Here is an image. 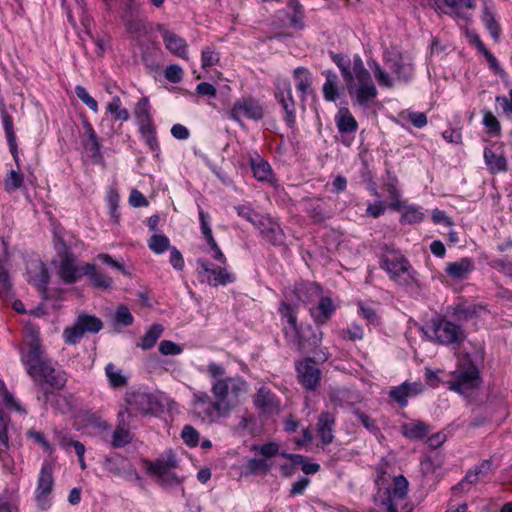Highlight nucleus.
<instances>
[{
  "mask_svg": "<svg viewBox=\"0 0 512 512\" xmlns=\"http://www.w3.org/2000/svg\"><path fill=\"white\" fill-rule=\"evenodd\" d=\"M84 331L77 321L72 326L66 327L63 331L64 342L68 345H75L80 342L84 336Z\"/></svg>",
  "mask_w": 512,
  "mask_h": 512,
  "instance_id": "47",
  "label": "nucleus"
},
{
  "mask_svg": "<svg viewBox=\"0 0 512 512\" xmlns=\"http://www.w3.org/2000/svg\"><path fill=\"white\" fill-rule=\"evenodd\" d=\"M54 483L53 464L44 460L37 476V485L34 491L35 502L42 511L48 510L52 505Z\"/></svg>",
  "mask_w": 512,
  "mask_h": 512,
  "instance_id": "9",
  "label": "nucleus"
},
{
  "mask_svg": "<svg viewBox=\"0 0 512 512\" xmlns=\"http://www.w3.org/2000/svg\"><path fill=\"white\" fill-rule=\"evenodd\" d=\"M381 268L399 285L408 286L415 282V271L400 252H387L382 257Z\"/></svg>",
  "mask_w": 512,
  "mask_h": 512,
  "instance_id": "7",
  "label": "nucleus"
},
{
  "mask_svg": "<svg viewBox=\"0 0 512 512\" xmlns=\"http://www.w3.org/2000/svg\"><path fill=\"white\" fill-rule=\"evenodd\" d=\"M133 320L134 318L130 310L125 305H120L117 307L114 315V321L116 325L121 327H128L132 325Z\"/></svg>",
  "mask_w": 512,
  "mask_h": 512,
  "instance_id": "51",
  "label": "nucleus"
},
{
  "mask_svg": "<svg viewBox=\"0 0 512 512\" xmlns=\"http://www.w3.org/2000/svg\"><path fill=\"white\" fill-rule=\"evenodd\" d=\"M119 424L112 434L111 445L114 448H122L132 440V434L128 430L131 420L125 417L124 412L118 413Z\"/></svg>",
  "mask_w": 512,
  "mask_h": 512,
  "instance_id": "27",
  "label": "nucleus"
},
{
  "mask_svg": "<svg viewBox=\"0 0 512 512\" xmlns=\"http://www.w3.org/2000/svg\"><path fill=\"white\" fill-rule=\"evenodd\" d=\"M442 4L449 8L445 13L463 16L465 9H472L475 7L474 0H442Z\"/></svg>",
  "mask_w": 512,
  "mask_h": 512,
  "instance_id": "42",
  "label": "nucleus"
},
{
  "mask_svg": "<svg viewBox=\"0 0 512 512\" xmlns=\"http://www.w3.org/2000/svg\"><path fill=\"white\" fill-rule=\"evenodd\" d=\"M28 439L32 440L34 443L40 445L44 451L51 452L52 446L50 443L46 440L43 433L36 431L34 429H30L26 433Z\"/></svg>",
  "mask_w": 512,
  "mask_h": 512,
  "instance_id": "61",
  "label": "nucleus"
},
{
  "mask_svg": "<svg viewBox=\"0 0 512 512\" xmlns=\"http://www.w3.org/2000/svg\"><path fill=\"white\" fill-rule=\"evenodd\" d=\"M25 337L24 347L21 350V361L27 374L31 378H35L39 368L49 359L46 358L42 348L38 329L34 327L27 328Z\"/></svg>",
  "mask_w": 512,
  "mask_h": 512,
  "instance_id": "6",
  "label": "nucleus"
},
{
  "mask_svg": "<svg viewBox=\"0 0 512 512\" xmlns=\"http://www.w3.org/2000/svg\"><path fill=\"white\" fill-rule=\"evenodd\" d=\"M482 22L485 28L490 33L491 37L498 41L501 35V28L499 23L496 20L495 14L488 8L483 10L482 14Z\"/></svg>",
  "mask_w": 512,
  "mask_h": 512,
  "instance_id": "40",
  "label": "nucleus"
},
{
  "mask_svg": "<svg viewBox=\"0 0 512 512\" xmlns=\"http://www.w3.org/2000/svg\"><path fill=\"white\" fill-rule=\"evenodd\" d=\"M246 469L250 474H265L270 470V465L266 459L252 458L247 462Z\"/></svg>",
  "mask_w": 512,
  "mask_h": 512,
  "instance_id": "53",
  "label": "nucleus"
},
{
  "mask_svg": "<svg viewBox=\"0 0 512 512\" xmlns=\"http://www.w3.org/2000/svg\"><path fill=\"white\" fill-rule=\"evenodd\" d=\"M335 311L336 307L331 298L322 296L317 306L310 309V314L317 325H323L330 320Z\"/></svg>",
  "mask_w": 512,
  "mask_h": 512,
  "instance_id": "28",
  "label": "nucleus"
},
{
  "mask_svg": "<svg viewBox=\"0 0 512 512\" xmlns=\"http://www.w3.org/2000/svg\"><path fill=\"white\" fill-rule=\"evenodd\" d=\"M475 270V262L470 257H463L445 266L446 275L454 281H463L469 278Z\"/></svg>",
  "mask_w": 512,
  "mask_h": 512,
  "instance_id": "20",
  "label": "nucleus"
},
{
  "mask_svg": "<svg viewBox=\"0 0 512 512\" xmlns=\"http://www.w3.org/2000/svg\"><path fill=\"white\" fill-rule=\"evenodd\" d=\"M420 331L426 340L440 345L460 346L466 339L465 329L443 316L433 317Z\"/></svg>",
  "mask_w": 512,
  "mask_h": 512,
  "instance_id": "3",
  "label": "nucleus"
},
{
  "mask_svg": "<svg viewBox=\"0 0 512 512\" xmlns=\"http://www.w3.org/2000/svg\"><path fill=\"white\" fill-rule=\"evenodd\" d=\"M422 219L423 213L418 208L408 206L402 214L400 222L402 224H414L420 222Z\"/></svg>",
  "mask_w": 512,
  "mask_h": 512,
  "instance_id": "55",
  "label": "nucleus"
},
{
  "mask_svg": "<svg viewBox=\"0 0 512 512\" xmlns=\"http://www.w3.org/2000/svg\"><path fill=\"white\" fill-rule=\"evenodd\" d=\"M196 271L201 282H206L213 287L224 286L235 280L234 275L226 268L216 267L206 259L196 261Z\"/></svg>",
  "mask_w": 512,
  "mask_h": 512,
  "instance_id": "11",
  "label": "nucleus"
},
{
  "mask_svg": "<svg viewBox=\"0 0 512 512\" xmlns=\"http://www.w3.org/2000/svg\"><path fill=\"white\" fill-rule=\"evenodd\" d=\"M105 374L112 387L119 388L126 385V377L122 375L121 370L117 369L114 364L108 363L106 365Z\"/></svg>",
  "mask_w": 512,
  "mask_h": 512,
  "instance_id": "46",
  "label": "nucleus"
},
{
  "mask_svg": "<svg viewBox=\"0 0 512 512\" xmlns=\"http://www.w3.org/2000/svg\"><path fill=\"white\" fill-rule=\"evenodd\" d=\"M384 64L394 77L390 76L378 63H374L372 68L375 79L382 87L392 88L395 80L408 82L414 75L412 63L398 51L385 52Z\"/></svg>",
  "mask_w": 512,
  "mask_h": 512,
  "instance_id": "2",
  "label": "nucleus"
},
{
  "mask_svg": "<svg viewBox=\"0 0 512 512\" xmlns=\"http://www.w3.org/2000/svg\"><path fill=\"white\" fill-rule=\"evenodd\" d=\"M148 471L157 476L160 484L173 487L182 483V479L176 475L172 470H166L161 464H150Z\"/></svg>",
  "mask_w": 512,
  "mask_h": 512,
  "instance_id": "32",
  "label": "nucleus"
},
{
  "mask_svg": "<svg viewBox=\"0 0 512 512\" xmlns=\"http://www.w3.org/2000/svg\"><path fill=\"white\" fill-rule=\"evenodd\" d=\"M322 74L325 77L323 97L326 101L335 102L339 97L338 75L332 70H324Z\"/></svg>",
  "mask_w": 512,
  "mask_h": 512,
  "instance_id": "34",
  "label": "nucleus"
},
{
  "mask_svg": "<svg viewBox=\"0 0 512 512\" xmlns=\"http://www.w3.org/2000/svg\"><path fill=\"white\" fill-rule=\"evenodd\" d=\"M408 491L407 479L400 475L394 478L393 486L386 491V497L382 500V505L387 512H410L411 508L406 502Z\"/></svg>",
  "mask_w": 512,
  "mask_h": 512,
  "instance_id": "10",
  "label": "nucleus"
},
{
  "mask_svg": "<svg viewBox=\"0 0 512 512\" xmlns=\"http://www.w3.org/2000/svg\"><path fill=\"white\" fill-rule=\"evenodd\" d=\"M305 211L314 221H322L325 218V202L322 199H304Z\"/></svg>",
  "mask_w": 512,
  "mask_h": 512,
  "instance_id": "38",
  "label": "nucleus"
},
{
  "mask_svg": "<svg viewBox=\"0 0 512 512\" xmlns=\"http://www.w3.org/2000/svg\"><path fill=\"white\" fill-rule=\"evenodd\" d=\"M485 308L482 305L462 302L454 306V315L461 321H468L480 315Z\"/></svg>",
  "mask_w": 512,
  "mask_h": 512,
  "instance_id": "35",
  "label": "nucleus"
},
{
  "mask_svg": "<svg viewBox=\"0 0 512 512\" xmlns=\"http://www.w3.org/2000/svg\"><path fill=\"white\" fill-rule=\"evenodd\" d=\"M495 102L502 114L512 123V102L507 101L506 96H496Z\"/></svg>",
  "mask_w": 512,
  "mask_h": 512,
  "instance_id": "64",
  "label": "nucleus"
},
{
  "mask_svg": "<svg viewBox=\"0 0 512 512\" xmlns=\"http://www.w3.org/2000/svg\"><path fill=\"white\" fill-rule=\"evenodd\" d=\"M106 112L111 114L115 121L126 122L130 118L128 110L122 107V102L118 96H114L107 104Z\"/></svg>",
  "mask_w": 512,
  "mask_h": 512,
  "instance_id": "39",
  "label": "nucleus"
},
{
  "mask_svg": "<svg viewBox=\"0 0 512 512\" xmlns=\"http://www.w3.org/2000/svg\"><path fill=\"white\" fill-rule=\"evenodd\" d=\"M331 58L339 68L344 82L354 76V71H356V66H358V64L360 66H364L363 60L358 54L354 55V57L350 59L348 56L343 54L332 53Z\"/></svg>",
  "mask_w": 512,
  "mask_h": 512,
  "instance_id": "25",
  "label": "nucleus"
},
{
  "mask_svg": "<svg viewBox=\"0 0 512 512\" xmlns=\"http://www.w3.org/2000/svg\"><path fill=\"white\" fill-rule=\"evenodd\" d=\"M424 391V385L421 382H404L399 386L392 387L389 396L399 406L405 407L408 404V398L419 395Z\"/></svg>",
  "mask_w": 512,
  "mask_h": 512,
  "instance_id": "21",
  "label": "nucleus"
},
{
  "mask_svg": "<svg viewBox=\"0 0 512 512\" xmlns=\"http://www.w3.org/2000/svg\"><path fill=\"white\" fill-rule=\"evenodd\" d=\"M264 114L263 106L253 97H242L236 100L229 111V117L237 123H241L242 118L259 121L263 119Z\"/></svg>",
  "mask_w": 512,
  "mask_h": 512,
  "instance_id": "13",
  "label": "nucleus"
},
{
  "mask_svg": "<svg viewBox=\"0 0 512 512\" xmlns=\"http://www.w3.org/2000/svg\"><path fill=\"white\" fill-rule=\"evenodd\" d=\"M163 333V327L159 324L152 325L149 330L141 338V342L138 344L143 350H149L156 344L157 340Z\"/></svg>",
  "mask_w": 512,
  "mask_h": 512,
  "instance_id": "41",
  "label": "nucleus"
},
{
  "mask_svg": "<svg viewBox=\"0 0 512 512\" xmlns=\"http://www.w3.org/2000/svg\"><path fill=\"white\" fill-rule=\"evenodd\" d=\"M148 247L152 252L162 254L170 250V240L163 234H154L148 241Z\"/></svg>",
  "mask_w": 512,
  "mask_h": 512,
  "instance_id": "43",
  "label": "nucleus"
},
{
  "mask_svg": "<svg viewBox=\"0 0 512 512\" xmlns=\"http://www.w3.org/2000/svg\"><path fill=\"white\" fill-rule=\"evenodd\" d=\"M85 275L89 276L90 282L96 288L108 290L112 287V278L99 270L94 264H85Z\"/></svg>",
  "mask_w": 512,
  "mask_h": 512,
  "instance_id": "33",
  "label": "nucleus"
},
{
  "mask_svg": "<svg viewBox=\"0 0 512 512\" xmlns=\"http://www.w3.org/2000/svg\"><path fill=\"white\" fill-rule=\"evenodd\" d=\"M128 407L121 412L130 419L138 415H146L151 411V398L143 392H134L127 398Z\"/></svg>",
  "mask_w": 512,
  "mask_h": 512,
  "instance_id": "19",
  "label": "nucleus"
},
{
  "mask_svg": "<svg viewBox=\"0 0 512 512\" xmlns=\"http://www.w3.org/2000/svg\"><path fill=\"white\" fill-rule=\"evenodd\" d=\"M289 298L295 296L297 305L299 303H312L322 297L321 287L315 282H303L295 286L294 291L289 295Z\"/></svg>",
  "mask_w": 512,
  "mask_h": 512,
  "instance_id": "23",
  "label": "nucleus"
},
{
  "mask_svg": "<svg viewBox=\"0 0 512 512\" xmlns=\"http://www.w3.org/2000/svg\"><path fill=\"white\" fill-rule=\"evenodd\" d=\"M252 171L255 178L259 181H267L272 176L271 166L268 162L263 160L253 162Z\"/></svg>",
  "mask_w": 512,
  "mask_h": 512,
  "instance_id": "50",
  "label": "nucleus"
},
{
  "mask_svg": "<svg viewBox=\"0 0 512 512\" xmlns=\"http://www.w3.org/2000/svg\"><path fill=\"white\" fill-rule=\"evenodd\" d=\"M124 462L125 460L120 456H116L114 458H106L105 467L114 475H121L125 471V468L122 465Z\"/></svg>",
  "mask_w": 512,
  "mask_h": 512,
  "instance_id": "60",
  "label": "nucleus"
},
{
  "mask_svg": "<svg viewBox=\"0 0 512 512\" xmlns=\"http://www.w3.org/2000/svg\"><path fill=\"white\" fill-rule=\"evenodd\" d=\"M484 162L491 174L503 173L508 170V163L503 145L493 143L484 149Z\"/></svg>",
  "mask_w": 512,
  "mask_h": 512,
  "instance_id": "15",
  "label": "nucleus"
},
{
  "mask_svg": "<svg viewBox=\"0 0 512 512\" xmlns=\"http://www.w3.org/2000/svg\"><path fill=\"white\" fill-rule=\"evenodd\" d=\"M482 124L484 125L487 133L497 136L501 132V125L496 116L489 110L483 111Z\"/></svg>",
  "mask_w": 512,
  "mask_h": 512,
  "instance_id": "48",
  "label": "nucleus"
},
{
  "mask_svg": "<svg viewBox=\"0 0 512 512\" xmlns=\"http://www.w3.org/2000/svg\"><path fill=\"white\" fill-rule=\"evenodd\" d=\"M36 382L46 383L55 389H61L65 386L66 376L65 373L56 368L51 360L43 363L35 375L32 378Z\"/></svg>",
  "mask_w": 512,
  "mask_h": 512,
  "instance_id": "17",
  "label": "nucleus"
},
{
  "mask_svg": "<svg viewBox=\"0 0 512 512\" xmlns=\"http://www.w3.org/2000/svg\"><path fill=\"white\" fill-rule=\"evenodd\" d=\"M76 321L85 334H96L103 328L102 320L93 315H88L85 313L79 314Z\"/></svg>",
  "mask_w": 512,
  "mask_h": 512,
  "instance_id": "37",
  "label": "nucleus"
},
{
  "mask_svg": "<svg viewBox=\"0 0 512 512\" xmlns=\"http://www.w3.org/2000/svg\"><path fill=\"white\" fill-rule=\"evenodd\" d=\"M261 235L273 245H282L285 241V234L278 223L271 219H264L260 227Z\"/></svg>",
  "mask_w": 512,
  "mask_h": 512,
  "instance_id": "30",
  "label": "nucleus"
},
{
  "mask_svg": "<svg viewBox=\"0 0 512 512\" xmlns=\"http://www.w3.org/2000/svg\"><path fill=\"white\" fill-rule=\"evenodd\" d=\"M126 29L130 34L136 37L143 36L147 33L145 24L139 19H131L127 21Z\"/></svg>",
  "mask_w": 512,
  "mask_h": 512,
  "instance_id": "63",
  "label": "nucleus"
},
{
  "mask_svg": "<svg viewBox=\"0 0 512 512\" xmlns=\"http://www.w3.org/2000/svg\"><path fill=\"white\" fill-rule=\"evenodd\" d=\"M335 123L338 131L341 133V142L345 146H350L355 138V132L358 123L347 108H341L335 115Z\"/></svg>",
  "mask_w": 512,
  "mask_h": 512,
  "instance_id": "16",
  "label": "nucleus"
},
{
  "mask_svg": "<svg viewBox=\"0 0 512 512\" xmlns=\"http://www.w3.org/2000/svg\"><path fill=\"white\" fill-rule=\"evenodd\" d=\"M328 398L331 404L342 409L351 408L359 402V395L347 388H330Z\"/></svg>",
  "mask_w": 512,
  "mask_h": 512,
  "instance_id": "24",
  "label": "nucleus"
},
{
  "mask_svg": "<svg viewBox=\"0 0 512 512\" xmlns=\"http://www.w3.org/2000/svg\"><path fill=\"white\" fill-rule=\"evenodd\" d=\"M0 115H1L2 125H3V129H4V132H5L7 141L8 140H12V139H16V135H15V132H14V127H13V119L7 113V111L5 110L4 107H2L0 109Z\"/></svg>",
  "mask_w": 512,
  "mask_h": 512,
  "instance_id": "57",
  "label": "nucleus"
},
{
  "mask_svg": "<svg viewBox=\"0 0 512 512\" xmlns=\"http://www.w3.org/2000/svg\"><path fill=\"white\" fill-rule=\"evenodd\" d=\"M198 215L203 236L205 237L206 241H213L214 237L209 224V215L205 213L200 206L198 207Z\"/></svg>",
  "mask_w": 512,
  "mask_h": 512,
  "instance_id": "58",
  "label": "nucleus"
},
{
  "mask_svg": "<svg viewBox=\"0 0 512 512\" xmlns=\"http://www.w3.org/2000/svg\"><path fill=\"white\" fill-rule=\"evenodd\" d=\"M134 114L137 121L147 120L151 118L150 104L147 98L143 97L138 101L134 110Z\"/></svg>",
  "mask_w": 512,
  "mask_h": 512,
  "instance_id": "59",
  "label": "nucleus"
},
{
  "mask_svg": "<svg viewBox=\"0 0 512 512\" xmlns=\"http://www.w3.org/2000/svg\"><path fill=\"white\" fill-rule=\"evenodd\" d=\"M347 91L354 104L367 108L378 95L370 72L365 66H356L354 76L346 82Z\"/></svg>",
  "mask_w": 512,
  "mask_h": 512,
  "instance_id": "5",
  "label": "nucleus"
},
{
  "mask_svg": "<svg viewBox=\"0 0 512 512\" xmlns=\"http://www.w3.org/2000/svg\"><path fill=\"white\" fill-rule=\"evenodd\" d=\"M490 267L507 275L512 276V258H496L489 262Z\"/></svg>",
  "mask_w": 512,
  "mask_h": 512,
  "instance_id": "56",
  "label": "nucleus"
},
{
  "mask_svg": "<svg viewBox=\"0 0 512 512\" xmlns=\"http://www.w3.org/2000/svg\"><path fill=\"white\" fill-rule=\"evenodd\" d=\"M160 32L166 49L180 58L187 59L186 41L167 29H160Z\"/></svg>",
  "mask_w": 512,
  "mask_h": 512,
  "instance_id": "26",
  "label": "nucleus"
},
{
  "mask_svg": "<svg viewBox=\"0 0 512 512\" xmlns=\"http://www.w3.org/2000/svg\"><path fill=\"white\" fill-rule=\"evenodd\" d=\"M236 210L240 217L251 222L257 228L260 227V224H262L263 220L265 219L263 216L254 211L250 206L239 205L236 207Z\"/></svg>",
  "mask_w": 512,
  "mask_h": 512,
  "instance_id": "49",
  "label": "nucleus"
},
{
  "mask_svg": "<svg viewBox=\"0 0 512 512\" xmlns=\"http://www.w3.org/2000/svg\"><path fill=\"white\" fill-rule=\"evenodd\" d=\"M84 135L88 138L86 148L91 152L93 157L100 155V143L98 137L89 122L84 123Z\"/></svg>",
  "mask_w": 512,
  "mask_h": 512,
  "instance_id": "44",
  "label": "nucleus"
},
{
  "mask_svg": "<svg viewBox=\"0 0 512 512\" xmlns=\"http://www.w3.org/2000/svg\"><path fill=\"white\" fill-rule=\"evenodd\" d=\"M75 94L93 112L98 111L97 101L89 94L85 87L77 85L75 87Z\"/></svg>",
  "mask_w": 512,
  "mask_h": 512,
  "instance_id": "54",
  "label": "nucleus"
},
{
  "mask_svg": "<svg viewBox=\"0 0 512 512\" xmlns=\"http://www.w3.org/2000/svg\"><path fill=\"white\" fill-rule=\"evenodd\" d=\"M480 53L484 55L489 68L498 76L504 77L506 75L504 69L499 65L497 58L487 49L482 50Z\"/></svg>",
  "mask_w": 512,
  "mask_h": 512,
  "instance_id": "62",
  "label": "nucleus"
},
{
  "mask_svg": "<svg viewBox=\"0 0 512 512\" xmlns=\"http://www.w3.org/2000/svg\"><path fill=\"white\" fill-rule=\"evenodd\" d=\"M54 235L57 240L55 248L61 259L58 274L65 284L75 283L85 275V265H78L76 257L69 251L58 231Z\"/></svg>",
  "mask_w": 512,
  "mask_h": 512,
  "instance_id": "8",
  "label": "nucleus"
},
{
  "mask_svg": "<svg viewBox=\"0 0 512 512\" xmlns=\"http://www.w3.org/2000/svg\"><path fill=\"white\" fill-rule=\"evenodd\" d=\"M254 404L257 408L261 409L265 413H278L279 403L271 391L262 386L254 396Z\"/></svg>",
  "mask_w": 512,
  "mask_h": 512,
  "instance_id": "29",
  "label": "nucleus"
},
{
  "mask_svg": "<svg viewBox=\"0 0 512 512\" xmlns=\"http://www.w3.org/2000/svg\"><path fill=\"white\" fill-rule=\"evenodd\" d=\"M479 371L474 365L460 369L452 374L448 388L461 395L468 396L479 385Z\"/></svg>",
  "mask_w": 512,
  "mask_h": 512,
  "instance_id": "12",
  "label": "nucleus"
},
{
  "mask_svg": "<svg viewBox=\"0 0 512 512\" xmlns=\"http://www.w3.org/2000/svg\"><path fill=\"white\" fill-rule=\"evenodd\" d=\"M276 98L281 104L285 112V121L289 127H294L296 122V108L295 102L292 96V88L289 81L285 80L282 83V87L278 88Z\"/></svg>",
  "mask_w": 512,
  "mask_h": 512,
  "instance_id": "18",
  "label": "nucleus"
},
{
  "mask_svg": "<svg viewBox=\"0 0 512 512\" xmlns=\"http://www.w3.org/2000/svg\"><path fill=\"white\" fill-rule=\"evenodd\" d=\"M299 383L308 391H315L321 381V370L312 358H305L296 363Z\"/></svg>",
  "mask_w": 512,
  "mask_h": 512,
  "instance_id": "14",
  "label": "nucleus"
},
{
  "mask_svg": "<svg viewBox=\"0 0 512 512\" xmlns=\"http://www.w3.org/2000/svg\"><path fill=\"white\" fill-rule=\"evenodd\" d=\"M336 424L335 413L323 411L318 416L316 431L323 445H329L334 440V431Z\"/></svg>",
  "mask_w": 512,
  "mask_h": 512,
  "instance_id": "22",
  "label": "nucleus"
},
{
  "mask_svg": "<svg viewBox=\"0 0 512 512\" xmlns=\"http://www.w3.org/2000/svg\"><path fill=\"white\" fill-rule=\"evenodd\" d=\"M401 429L402 434L410 440L423 439L428 433V425L419 420L405 423Z\"/></svg>",
  "mask_w": 512,
  "mask_h": 512,
  "instance_id": "36",
  "label": "nucleus"
},
{
  "mask_svg": "<svg viewBox=\"0 0 512 512\" xmlns=\"http://www.w3.org/2000/svg\"><path fill=\"white\" fill-rule=\"evenodd\" d=\"M297 303H294L293 298L285 296L279 308V313L282 319H286L287 325L284 326L283 331L286 339L292 343L299 352H304L310 345L317 344V337L313 335V341L306 336L305 331L298 326L297 323Z\"/></svg>",
  "mask_w": 512,
  "mask_h": 512,
  "instance_id": "4",
  "label": "nucleus"
},
{
  "mask_svg": "<svg viewBox=\"0 0 512 512\" xmlns=\"http://www.w3.org/2000/svg\"><path fill=\"white\" fill-rule=\"evenodd\" d=\"M211 391L214 400L204 391H193L191 401L195 416L205 423L217 422L227 417L233 407L239 403V398L246 394L247 384L239 377H226L212 381Z\"/></svg>",
  "mask_w": 512,
  "mask_h": 512,
  "instance_id": "1",
  "label": "nucleus"
},
{
  "mask_svg": "<svg viewBox=\"0 0 512 512\" xmlns=\"http://www.w3.org/2000/svg\"><path fill=\"white\" fill-rule=\"evenodd\" d=\"M293 77L301 100L304 101L311 91L312 73L305 67H297L293 71Z\"/></svg>",
  "mask_w": 512,
  "mask_h": 512,
  "instance_id": "31",
  "label": "nucleus"
},
{
  "mask_svg": "<svg viewBox=\"0 0 512 512\" xmlns=\"http://www.w3.org/2000/svg\"><path fill=\"white\" fill-rule=\"evenodd\" d=\"M12 284L10 276L3 262L0 260V297L7 298L11 295Z\"/></svg>",
  "mask_w": 512,
  "mask_h": 512,
  "instance_id": "52",
  "label": "nucleus"
},
{
  "mask_svg": "<svg viewBox=\"0 0 512 512\" xmlns=\"http://www.w3.org/2000/svg\"><path fill=\"white\" fill-rule=\"evenodd\" d=\"M24 183V175L18 170L11 169L4 180V188L8 193L20 189Z\"/></svg>",
  "mask_w": 512,
  "mask_h": 512,
  "instance_id": "45",
  "label": "nucleus"
}]
</instances>
